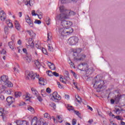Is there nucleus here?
Returning a JSON list of instances; mask_svg holds the SVG:
<instances>
[{"label": "nucleus", "instance_id": "5fc2aeb1", "mask_svg": "<svg viewBox=\"0 0 125 125\" xmlns=\"http://www.w3.org/2000/svg\"><path fill=\"white\" fill-rule=\"evenodd\" d=\"M53 76H54L55 77H59V74L56 72H54L53 73Z\"/></svg>", "mask_w": 125, "mask_h": 125}, {"label": "nucleus", "instance_id": "412c9836", "mask_svg": "<svg viewBox=\"0 0 125 125\" xmlns=\"http://www.w3.org/2000/svg\"><path fill=\"white\" fill-rule=\"evenodd\" d=\"M31 91L35 96H39V92L35 88H31Z\"/></svg>", "mask_w": 125, "mask_h": 125}, {"label": "nucleus", "instance_id": "13d9d810", "mask_svg": "<svg viewBox=\"0 0 125 125\" xmlns=\"http://www.w3.org/2000/svg\"><path fill=\"white\" fill-rule=\"evenodd\" d=\"M6 24H7V25H9V24L11 23V20H7L6 21Z\"/></svg>", "mask_w": 125, "mask_h": 125}, {"label": "nucleus", "instance_id": "423d86ee", "mask_svg": "<svg viewBox=\"0 0 125 125\" xmlns=\"http://www.w3.org/2000/svg\"><path fill=\"white\" fill-rule=\"evenodd\" d=\"M12 86H13L12 83L10 82L9 80L7 81V82L5 83L1 88H0V93H2L3 91H5L6 87H12Z\"/></svg>", "mask_w": 125, "mask_h": 125}, {"label": "nucleus", "instance_id": "7ed1b4c3", "mask_svg": "<svg viewBox=\"0 0 125 125\" xmlns=\"http://www.w3.org/2000/svg\"><path fill=\"white\" fill-rule=\"evenodd\" d=\"M73 57L76 61H82L86 58V56L84 54L80 55L82 52V49L78 48L73 50Z\"/></svg>", "mask_w": 125, "mask_h": 125}, {"label": "nucleus", "instance_id": "680f3d73", "mask_svg": "<svg viewBox=\"0 0 125 125\" xmlns=\"http://www.w3.org/2000/svg\"><path fill=\"white\" fill-rule=\"evenodd\" d=\"M22 51H23V52H24V53H25V54H27V49L23 48L22 49Z\"/></svg>", "mask_w": 125, "mask_h": 125}, {"label": "nucleus", "instance_id": "052dcab7", "mask_svg": "<svg viewBox=\"0 0 125 125\" xmlns=\"http://www.w3.org/2000/svg\"><path fill=\"white\" fill-rule=\"evenodd\" d=\"M5 53H6V51L3 49L2 50V51L0 52L1 54H5Z\"/></svg>", "mask_w": 125, "mask_h": 125}, {"label": "nucleus", "instance_id": "a878e982", "mask_svg": "<svg viewBox=\"0 0 125 125\" xmlns=\"http://www.w3.org/2000/svg\"><path fill=\"white\" fill-rule=\"evenodd\" d=\"M35 64L36 65L37 69H40L41 67H42V65L41 64V63H40V62H39V61H36L35 62Z\"/></svg>", "mask_w": 125, "mask_h": 125}, {"label": "nucleus", "instance_id": "a211bd4d", "mask_svg": "<svg viewBox=\"0 0 125 125\" xmlns=\"http://www.w3.org/2000/svg\"><path fill=\"white\" fill-rule=\"evenodd\" d=\"M26 32L31 38H35L36 37V33L33 30H27Z\"/></svg>", "mask_w": 125, "mask_h": 125}, {"label": "nucleus", "instance_id": "338daca9", "mask_svg": "<svg viewBox=\"0 0 125 125\" xmlns=\"http://www.w3.org/2000/svg\"><path fill=\"white\" fill-rule=\"evenodd\" d=\"M22 43V41H21V40H19L18 41V44H21Z\"/></svg>", "mask_w": 125, "mask_h": 125}, {"label": "nucleus", "instance_id": "9d476101", "mask_svg": "<svg viewBox=\"0 0 125 125\" xmlns=\"http://www.w3.org/2000/svg\"><path fill=\"white\" fill-rule=\"evenodd\" d=\"M26 22L28 24L30 27H34V22L33 20L31 19V18L29 16H27L25 17Z\"/></svg>", "mask_w": 125, "mask_h": 125}, {"label": "nucleus", "instance_id": "e433bc0d", "mask_svg": "<svg viewBox=\"0 0 125 125\" xmlns=\"http://www.w3.org/2000/svg\"><path fill=\"white\" fill-rule=\"evenodd\" d=\"M39 10H37L36 13V11L35 10H33L31 11V14L32 16H37L38 14V12Z\"/></svg>", "mask_w": 125, "mask_h": 125}, {"label": "nucleus", "instance_id": "dca6fc26", "mask_svg": "<svg viewBox=\"0 0 125 125\" xmlns=\"http://www.w3.org/2000/svg\"><path fill=\"white\" fill-rule=\"evenodd\" d=\"M0 80L3 82V84H5L7 81L9 80L8 77L6 75H3L0 77Z\"/></svg>", "mask_w": 125, "mask_h": 125}, {"label": "nucleus", "instance_id": "6ab92c4d", "mask_svg": "<svg viewBox=\"0 0 125 125\" xmlns=\"http://www.w3.org/2000/svg\"><path fill=\"white\" fill-rule=\"evenodd\" d=\"M38 124V118L35 117L31 121V125H37Z\"/></svg>", "mask_w": 125, "mask_h": 125}, {"label": "nucleus", "instance_id": "864d4df0", "mask_svg": "<svg viewBox=\"0 0 125 125\" xmlns=\"http://www.w3.org/2000/svg\"><path fill=\"white\" fill-rule=\"evenodd\" d=\"M74 113L77 115V116H78V117H80L81 116V113L79 112V111L74 110Z\"/></svg>", "mask_w": 125, "mask_h": 125}, {"label": "nucleus", "instance_id": "c03bdc74", "mask_svg": "<svg viewBox=\"0 0 125 125\" xmlns=\"http://www.w3.org/2000/svg\"><path fill=\"white\" fill-rule=\"evenodd\" d=\"M47 74L49 77H52V76H53V72L50 70H49L48 72H47Z\"/></svg>", "mask_w": 125, "mask_h": 125}, {"label": "nucleus", "instance_id": "bf43d9fd", "mask_svg": "<svg viewBox=\"0 0 125 125\" xmlns=\"http://www.w3.org/2000/svg\"><path fill=\"white\" fill-rule=\"evenodd\" d=\"M110 125H118L117 123L114 122L113 121H110Z\"/></svg>", "mask_w": 125, "mask_h": 125}, {"label": "nucleus", "instance_id": "79ce46f5", "mask_svg": "<svg viewBox=\"0 0 125 125\" xmlns=\"http://www.w3.org/2000/svg\"><path fill=\"white\" fill-rule=\"evenodd\" d=\"M114 119H117L118 121H123V120H124V119L123 118H122V117L120 116H116L114 117Z\"/></svg>", "mask_w": 125, "mask_h": 125}, {"label": "nucleus", "instance_id": "ea45409f", "mask_svg": "<svg viewBox=\"0 0 125 125\" xmlns=\"http://www.w3.org/2000/svg\"><path fill=\"white\" fill-rule=\"evenodd\" d=\"M67 110H68V111H73V110H74V107L71 105L68 104Z\"/></svg>", "mask_w": 125, "mask_h": 125}, {"label": "nucleus", "instance_id": "6e6d98bb", "mask_svg": "<svg viewBox=\"0 0 125 125\" xmlns=\"http://www.w3.org/2000/svg\"><path fill=\"white\" fill-rule=\"evenodd\" d=\"M57 84L59 88H63V85H62L59 82H57Z\"/></svg>", "mask_w": 125, "mask_h": 125}, {"label": "nucleus", "instance_id": "20e7f679", "mask_svg": "<svg viewBox=\"0 0 125 125\" xmlns=\"http://www.w3.org/2000/svg\"><path fill=\"white\" fill-rule=\"evenodd\" d=\"M78 69L80 71H85L87 75H90L94 72L93 68H88V65L86 63H83L78 65Z\"/></svg>", "mask_w": 125, "mask_h": 125}, {"label": "nucleus", "instance_id": "39448f33", "mask_svg": "<svg viewBox=\"0 0 125 125\" xmlns=\"http://www.w3.org/2000/svg\"><path fill=\"white\" fill-rule=\"evenodd\" d=\"M51 99L54 102H58L61 100V96L58 94L57 92H54L52 94H50Z\"/></svg>", "mask_w": 125, "mask_h": 125}, {"label": "nucleus", "instance_id": "473e14b6", "mask_svg": "<svg viewBox=\"0 0 125 125\" xmlns=\"http://www.w3.org/2000/svg\"><path fill=\"white\" fill-rule=\"evenodd\" d=\"M52 37V34L51 32L47 33V41H50L51 40V37Z\"/></svg>", "mask_w": 125, "mask_h": 125}, {"label": "nucleus", "instance_id": "37998d69", "mask_svg": "<svg viewBox=\"0 0 125 125\" xmlns=\"http://www.w3.org/2000/svg\"><path fill=\"white\" fill-rule=\"evenodd\" d=\"M5 93H6V94H8L9 95L11 94V92H12V90H11V89H9L8 90H6L5 91Z\"/></svg>", "mask_w": 125, "mask_h": 125}, {"label": "nucleus", "instance_id": "7c9ffc66", "mask_svg": "<svg viewBox=\"0 0 125 125\" xmlns=\"http://www.w3.org/2000/svg\"><path fill=\"white\" fill-rule=\"evenodd\" d=\"M45 21L46 22L47 25H50V19L48 17H46L45 18Z\"/></svg>", "mask_w": 125, "mask_h": 125}, {"label": "nucleus", "instance_id": "f257e3e1", "mask_svg": "<svg viewBox=\"0 0 125 125\" xmlns=\"http://www.w3.org/2000/svg\"><path fill=\"white\" fill-rule=\"evenodd\" d=\"M66 19H68V18H64L62 20L56 19V21H61V25L58 29V32L61 38L70 35L74 32L73 28L71 27L66 28V27H71L73 25L72 22L66 21Z\"/></svg>", "mask_w": 125, "mask_h": 125}, {"label": "nucleus", "instance_id": "bb28decb", "mask_svg": "<svg viewBox=\"0 0 125 125\" xmlns=\"http://www.w3.org/2000/svg\"><path fill=\"white\" fill-rule=\"evenodd\" d=\"M21 95L22 93L21 92H16L15 93V97H16V98H18L21 96Z\"/></svg>", "mask_w": 125, "mask_h": 125}, {"label": "nucleus", "instance_id": "f03ea898", "mask_svg": "<svg viewBox=\"0 0 125 125\" xmlns=\"http://www.w3.org/2000/svg\"><path fill=\"white\" fill-rule=\"evenodd\" d=\"M60 11L61 14L58 15L55 19L63 20L64 18H69V16L71 15H75L76 13L74 11L70 10H67L65 6L62 5L59 7Z\"/></svg>", "mask_w": 125, "mask_h": 125}, {"label": "nucleus", "instance_id": "b1692460", "mask_svg": "<svg viewBox=\"0 0 125 125\" xmlns=\"http://www.w3.org/2000/svg\"><path fill=\"white\" fill-rule=\"evenodd\" d=\"M14 23H15V26L16 27V28L17 29V30L19 31V30H20V28H21V26H20V24H19V22H18V21H15Z\"/></svg>", "mask_w": 125, "mask_h": 125}, {"label": "nucleus", "instance_id": "f704fd0d", "mask_svg": "<svg viewBox=\"0 0 125 125\" xmlns=\"http://www.w3.org/2000/svg\"><path fill=\"white\" fill-rule=\"evenodd\" d=\"M2 120L4 122H5L7 120V115L4 113L2 116Z\"/></svg>", "mask_w": 125, "mask_h": 125}, {"label": "nucleus", "instance_id": "0eeeda50", "mask_svg": "<svg viewBox=\"0 0 125 125\" xmlns=\"http://www.w3.org/2000/svg\"><path fill=\"white\" fill-rule=\"evenodd\" d=\"M37 74L34 73L33 71H28L26 72V80H32V81H34L35 79H36V77H37Z\"/></svg>", "mask_w": 125, "mask_h": 125}, {"label": "nucleus", "instance_id": "393cba45", "mask_svg": "<svg viewBox=\"0 0 125 125\" xmlns=\"http://www.w3.org/2000/svg\"><path fill=\"white\" fill-rule=\"evenodd\" d=\"M27 110L31 112L32 114H34L35 113V109L33 107L31 106L30 105H28L27 106Z\"/></svg>", "mask_w": 125, "mask_h": 125}, {"label": "nucleus", "instance_id": "2eb2a0df", "mask_svg": "<svg viewBox=\"0 0 125 125\" xmlns=\"http://www.w3.org/2000/svg\"><path fill=\"white\" fill-rule=\"evenodd\" d=\"M17 125H27L28 123L26 121L18 120L15 122Z\"/></svg>", "mask_w": 125, "mask_h": 125}, {"label": "nucleus", "instance_id": "4c0bfd02", "mask_svg": "<svg viewBox=\"0 0 125 125\" xmlns=\"http://www.w3.org/2000/svg\"><path fill=\"white\" fill-rule=\"evenodd\" d=\"M25 98L26 99V100H30V99H31V94L29 93H26Z\"/></svg>", "mask_w": 125, "mask_h": 125}, {"label": "nucleus", "instance_id": "58836bf2", "mask_svg": "<svg viewBox=\"0 0 125 125\" xmlns=\"http://www.w3.org/2000/svg\"><path fill=\"white\" fill-rule=\"evenodd\" d=\"M60 81L62 83H64V84H66V79H65L64 78H63L62 77H60Z\"/></svg>", "mask_w": 125, "mask_h": 125}, {"label": "nucleus", "instance_id": "5701e85b", "mask_svg": "<svg viewBox=\"0 0 125 125\" xmlns=\"http://www.w3.org/2000/svg\"><path fill=\"white\" fill-rule=\"evenodd\" d=\"M75 99L76 100H77V102H78L79 104H81V103L83 102V99H82V98L80 97V96H79V95L75 96Z\"/></svg>", "mask_w": 125, "mask_h": 125}, {"label": "nucleus", "instance_id": "9b49d317", "mask_svg": "<svg viewBox=\"0 0 125 125\" xmlns=\"http://www.w3.org/2000/svg\"><path fill=\"white\" fill-rule=\"evenodd\" d=\"M23 3L27 6H33L35 3V1L34 0H24Z\"/></svg>", "mask_w": 125, "mask_h": 125}, {"label": "nucleus", "instance_id": "cd10ccee", "mask_svg": "<svg viewBox=\"0 0 125 125\" xmlns=\"http://www.w3.org/2000/svg\"><path fill=\"white\" fill-rule=\"evenodd\" d=\"M123 96H125V95H123ZM123 96L122 95H117V97H115V101L116 102H119L120 101V99L123 97Z\"/></svg>", "mask_w": 125, "mask_h": 125}, {"label": "nucleus", "instance_id": "4d7b16f0", "mask_svg": "<svg viewBox=\"0 0 125 125\" xmlns=\"http://www.w3.org/2000/svg\"><path fill=\"white\" fill-rule=\"evenodd\" d=\"M46 91L47 93H50V92H51V89L50 88H47Z\"/></svg>", "mask_w": 125, "mask_h": 125}, {"label": "nucleus", "instance_id": "72a5a7b5", "mask_svg": "<svg viewBox=\"0 0 125 125\" xmlns=\"http://www.w3.org/2000/svg\"><path fill=\"white\" fill-rule=\"evenodd\" d=\"M44 118H46V119H48V120H50V119H51L50 117V115L47 113L44 114Z\"/></svg>", "mask_w": 125, "mask_h": 125}, {"label": "nucleus", "instance_id": "aec40b11", "mask_svg": "<svg viewBox=\"0 0 125 125\" xmlns=\"http://www.w3.org/2000/svg\"><path fill=\"white\" fill-rule=\"evenodd\" d=\"M25 59L27 63H30L32 61V56L31 55H26Z\"/></svg>", "mask_w": 125, "mask_h": 125}, {"label": "nucleus", "instance_id": "603ef678", "mask_svg": "<svg viewBox=\"0 0 125 125\" xmlns=\"http://www.w3.org/2000/svg\"><path fill=\"white\" fill-rule=\"evenodd\" d=\"M35 46L38 49H41L42 48V46L41 45H39V44H36Z\"/></svg>", "mask_w": 125, "mask_h": 125}, {"label": "nucleus", "instance_id": "4468645a", "mask_svg": "<svg viewBox=\"0 0 125 125\" xmlns=\"http://www.w3.org/2000/svg\"><path fill=\"white\" fill-rule=\"evenodd\" d=\"M39 77H40L39 74L36 75V78L38 79L39 81V84L41 85H45L46 83L45 82V81H44V79L42 78H39Z\"/></svg>", "mask_w": 125, "mask_h": 125}, {"label": "nucleus", "instance_id": "8fccbe9b", "mask_svg": "<svg viewBox=\"0 0 125 125\" xmlns=\"http://www.w3.org/2000/svg\"><path fill=\"white\" fill-rule=\"evenodd\" d=\"M72 125H77V120L73 119L72 121Z\"/></svg>", "mask_w": 125, "mask_h": 125}, {"label": "nucleus", "instance_id": "c9c22d12", "mask_svg": "<svg viewBox=\"0 0 125 125\" xmlns=\"http://www.w3.org/2000/svg\"><path fill=\"white\" fill-rule=\"evenodd\" d=\"M68 62L69 64H70V67L71 68H75V66L74 65V63H73V62H72V61L71 60L69 59L68 60Z\"/></svg>", "mask_w": 125, "mask_h": 125}, {"label": "nucleus", "instance_id": "69168bd1", "mask_svg": "<svg viewBox=\"0 0 125 125\" xmlns=\"http://www.w3.org/2000/svg\"><path fill=\"white\" fill-rule=\"evenodd\" d=\"M4 96L1 95L0 96V100H4Z\"/></svg>", "mask_w": 125, "mask_h": 125}, {"label": "nucleus", "instance_id": "09e8293b", "mask_svg": "<svg viewBox=\"0 0 125 125\" xmlns=\"http://www.w3.org/2000/svg\"><path fill=\"white\" fill-rule=\"evenodd\" d=\"M37 97V99L40 101V102H42V97L40 96V95H38V96H36Z\"/></svg>", "mask_w": 125, "mask_h": 125}, {"label": "nucleus", "instance_id": "4be33fe9", "mask_svg": "<svg viewBox=\"0 0 125 125\" xmlns=\"http://www.w3.org/2000/svg\"><path fill=\"white\" fill-rule=\"evenodd\" d=\"M27 42L30 46H34V45H35L34 44V41L32 38H29L28 40H27Z\"/></svg>", "mask_w": 125, "mask_h": 125}, {"label": "nucleus", "instance_id": "c756f323", "mask_svg": "<svg viewBox=\"0 0 125 125\" xmlns=\"http://www.w3.org/2000/svg\"><path fill=\"white\" fill-rule=\"evenodd\" d=\"M37 16L38 17L39 19H42V13L38 10Z\"/></svg>", "mask_w": 125, "mask_h": 125}, {"label": "nucleus", "instance_id": "1a4fd4ad", "mask_svg": "<svg viewBox=\"0 0 125 125\" xmlns=\"http://www.w3.org/2000/svg\"><path fill=\"white\" fill-rule=\"evenodd\" d=\"M104 83V82H102V81H96L94 84V87L96 88V86H97V88H98L99 89H101V88L103 87Z\"/></svg>", "mask_w": 125, "mask_h": 125}, {"label": "nucleus", "instance_id": "a19ab883", "mask_svg": "<svg viewBox=\"0 0 125 125\" xmlns=\"http://www.w3.org/2000/svg\"><path fill=\"white\" fill-rule=\"evenodd\" d=\"M114 111L116 113V114H117V115H120L121 110H120V109L119 108H116L115 110H114Z\"/></svg>", "mask_w": 125, "mask_h": 125}, {"label": "nucleus", "instance_id": "f3484780", "mask_svg": "<svg viewBox=\"0 0 125 125\" xmlns=\"http://www.w3.org/2000/svg\"><path fill=\"white\" fill-rule=\"evenodd\" d=\"M47 64L48 65V67H49L50 69L51 70H55L56 69V67H55V65L53 63L49 62H46Z\"/></svg>", "mask_w": 125, "mask_h": 125}, {"label": "nucleus", "instance_id": "6e6552de", "mask_svg": "<svg viewBox=\"0 0 125 125\" xmlns=\"http://www.w3.org/2000/svg\"><path fill=\"white\" fill-rule=\"evenodd\" d=\"M79 42V38L77 37H70L67 41L68 43L70 44V45H75L76 43H78Z\"/></svg>", "mask_w": 125, "mask_h": 125}, {"label": "nucleus", "instance_id": "2f4dec72", "mask_svg": "<svg viewBox=\"0 0 125 125\" xmlns=\"http://www.w3.org/2000/svg\"><path fill=\"white\" fill-rule=\"evenodd\" d=\"M48 49L49 51H51V52H52V51H53V47H52V45H51V44H48Z\"/></svg>", "mask_w": 125, "mask_h": 125}, {"label": "nucleus", "instance_id": "ddd939ff", "mask_svg": "<svg viewBox=\"0 0 125 125\" xmlns=\"http://www.w3.org/2000/svg\"><path fill=\"white\" fill-rule=\"evenodd\" d=\"M0 19L1 21H5L6 19V13L3 10L0 11Z\"/></svg>", "mask_w": 125, "mask_h": 125}, {"label": "nucleus", "instance_id": "774afa93", "mask_svg": "<svg viewBox=\"0 0 125 125\" xmlns=\"http://www.w3.org/2000/svg\"><path fill=\"white\" fill-rule=\"evenodd\" d=\"M14 70L15 72H17V73H18V72H19V70H18V68H16V67H14Z\"/></svg>", "mask_w": 125, "mask_h": 125}, {"label": "nucleus", "instance_id": "e2e57ef3", "mask_svg": "<svg viewBox=\"0 0 125 125\" xmlns=\"http://www.w3.org/2000/svg\"><path fill=\"white\" fill-rule=\"evenodd\" d=\"M110 117H112V118H115V115H114L112 112L109 113Z\"/></svg>", "mask_w": 125, "mask_h": 125}, {"label": "nucleus", "instance_id": "c85d7f7f", "mask_svg": "<svg viewBox=\"0 0 125 125\" xmlns=\"http://www.w3.org/2000/svg\"><path fill=\"white\" fill-rule=\"evenodd\" d=\"M8 45L11 49H14V43L13 42H10L8 43Z\"/></svg>", "mask_w": 125, "mask_h": 125}, {"label": "nucleus", "instance_id": "49530a36", "mask_svg": "<svg viewBox=\"0 0 125 125\" xmlns=\"http://www.w3.org/2000/svg\"><path fill=\"white\" fill-rule=\"evenodd\" d=\"M51 107H53V109H56V104H55V103H52L50 104Z\"/></svg>", "mask_w": 125, "mask_h": 125}, {"label": "nucleus", "instance_id": "0e129e2a", "mask_svg": "<svg viewBox=\"0 0 125 125\" xmlns=\"http://www.w3.org/2000/svg\"><path fill=\"white\" fill-rule=\"evenodd\" d=\"M88 123H89V124H92V123H93V119L89 120Z\"/></svg>", "mask_w": 125, "mask_h": 125}, {"label": "nucleus", "instance_id": "de8ad7c7", "mask_svg": "<svg viewBox=\"0 0 125 125\" xmlns=\"http://www.w3.org/2000/svg\"><path fill=\"white\" fill-rule=\"evenodd\" d=\"M35 24H41L42 23V21L40 20H36L34 21Z\"/></svg>", "mask_w": 125, "mask_h": 125}, {"label": "nucleus", "instance_id": "3c124183", "mask_svg": "<svg viewBox=\"0 0 125 125\" xmlns=\"http://www.w3.org/2000/svg\"><path fill=\"white\" fill-rule=\"evenodd\" d=\"M42 52H43V53H44V54H46V53H47V51H46V50L45 48H42L41 49Z\"/></svg>", "mask_w": 125, "mask_h": 125}, {"label": "nucleus", "instance_id": "a18cd8bd", "mask_svg": "<svg viewBox=\"0 0 125 125\" xmlns=\"http://www.w3.org/2000/svg\"><path fill=\"white\" fill-rule=\"evenodd\" d=\"M4 32L6 35H8V27H5L4 28Z\"/></svg>", "mask_w": 125, "mask_h": 125}, {"label": "nucleus", "instance_id": "f8f14e48", "mask_svg": "<svg viewBox=\"0 0 125 125\" xmlns=\"http://www.w3.org/2000/svg\"><path fill=\"white\" fill-rule=\"evenodd\" d=\"M6 101L8 103V105L9 106H11V104H12V103H14V102H15V100H14V98L11 96H9L6 98Z\"/></svg>", "mask_w": 125, "mask_h": 125}]
</instances>
